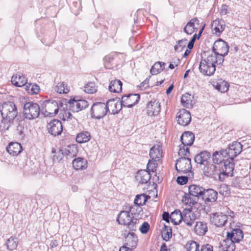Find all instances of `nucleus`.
Returning <instances> with one entry per match:
<instances>
[{"instance_id": "1", "label": "nucleus", "mask_w": 251, "mask_h": 251, "mask_svg": "<svg viewBox=\"0 0 251 251\" xmlns=\"http://www.w3.org/2000/svg\"><path fill=\"white\" fill-rule=\"evenodd\" d=\"M243 145L241 142H232L229 144L227 149L216 151L212 155V162L214 164L219 165L224 169L225 173L227 176H233L234 169L233 159L241 152Z\"/></svg>"}, {"instance_id": "2", "label": "nucleus", "mask_w": 251, "mask_h": 251, "mask_svg": "<svg viewBox=\"0 0 251 251\" xmlns=\"http://www.w3.org/2000/svg\"><path fill=\"white\" fill-rule=\"evenodd\" d=\"M0 113L2 119L0 123V128L4 131L7 130L18 117L17 107L12 102H4L1 105Z\"/></svg>"}, {"instance_id": "3", "label": "nucleus", "mask_w": 251, "mask_h": 251, "mask_svg": "<svg viewBox=\"0 0 251 251\" xmlns=\"http://www.w3.org/2000/svg\"><path fill=\"white\" fill-rule=\"evenodd\" d=\"M64 142H58L55 147L52 148L51 152L54 154L53 161L59 162L65 156L67 159L72 158L75 156L78 152L76 145L72 144L65 145Z\"/></svg>"}, {"instance_id": "4", "label": "nucleus", "mask_w": 251, "mask_h": 251, "mask_svg": "<svg viewBox=\"0 0 251 251\" xmlns=\"http://www.w3.org/2000/svg\"><path fill=\"white\" fill-rule=\"evenodd\" d=\"M204 175L207 177L217 179L218 177L219 180L223 181L225 178V176H229L227 173H225L224 169L220 168L217 165L214 164L211 162L203 166L202 169Z\"/></svg>"}, {"instance_id": "5", "label": "nucleus", "mask_w": 251, "mask_h": 251, "mask_svg": "<svg viewBox=\"0 0 251 251\" xmlns=\"http://www.w3.org/2000/svg\"><path fill=\"white\" fill-rule=\"evenodd\" d=\"M220 65L215 55H208L205 59H201L199 70L201 73L205 75H213L216 70V65Z\"/></svg>"}, {"instance_id": "6", "label": "nucleus", "mask_w": 251, "mask_h": 251, "mask_svg": "<svg viewBox=\"0 0 251 251\" xmlns=\"http://www.w3.org/2000/svg\"><path fill=\"white\" fill-rule=\"evenodd\" d=\"M117 221L120 225L126 226L127 230L136 231L138 228L137 220L134 219L130 211H121L118 214Z\"/></svg>"}, {"instance_id": "7", "label": "nucleus", "mask_w": 251, "mask_h": 251, "mask_svg": "<svg viewBox=\"0 0 251 251\" xmlns=\"http://www.w3.org/2000/svg\"><path fill=\"white\" fill-rule=\"evenodd\" d=\"M229 46L227 43L221 39L216 40L212 48V51L214 54L210 55H215L216 59L219 61V64L222 65L224 61V57L228 52Z\"/></svg>"}, {"instance_id": "8", "label": "nucleus", "mask_w": 251, "mask_h": 251, "mask_svg": "<svg viewBox=\"0 0 251 251\" xmlns=\"http://www.w3.org/2000/svg\"><path fill=\"white\" fill-rule=\"evenodd\" d=\"M189 194H186L182 198V201L186 204L196 203V199L198 200L200 197L202 198L205 189L199 185H191L188 188Z\"/></svg>"}, {"instance_id": "9", "label": "nucleus", "mask_w": 251, "mask_h": 251, "mask_svg": "<svg viewBox=\"0 0 251 251\" xmlns=\"http://www.w3.org/2000/svg\"><path fill=\"white\" fill-rule=\"evenodd\" d=\"M173 216H177L179 218L178 224L182 221L188 226H192L199 216V213L189 209H185L183 212L179 210H176L173 212Z\"/></svg>"}, {"instance_id": "10", "label": "nucleus", "mask_w": 251, "mask_h": 251, "mask_svg": "<svg viewBox=\"0 0 251 251\" xmlns=\"http://www.w3.org/2000/svg\"><path fill=\"white\" fill-rule=\"evenodd\" d=\"M39 105L32 102H26L24 106V115L28 120H33L39 116L40 113Z\"/></svg>"}, {"instance_id": "11", "label": "nucleus", "mask_w": 251, "mask_h": 251, "mask_svg": "<svg viewBox=\"0 0 251 251\" xmlns=\"http://www.w3.org/2000/svg\"><path fill=\"white\" fill-rule=\"evenodd\" d=\"M175 167L178 172L186 174L190 173L188 175L189 177L193 176V175L191 171L192 165L191 160L187 157H181L179 158L176 163Z\"/></svg>"}, {"instance_id": "12", "label": "nucleus", "mask_w": 251, "mask_h": 251, "mask_svg": "<svg viewBox=\"0 0 251 251\" xmlns=\"http://www.w3.org/2000/svg\"><path fill=\"white\" fill-rule=\"evenodd\" d=\"M244 237L242 230L240 228L232 229L230 232H227L226 238L224 240L223 243L229 245H232L235 248V243H239Z\"/></svg>"}, {"instance_id": "13", "label": "nucleus", "mask_w": 251, "mask_h": 251, "mask_svg": "<svg viewBox=\"0 0 251 251\" xmlns=\"http://www.w3.org/2000/svg\"><path fill=\"white\" fill-rule=\"evenodd\" d=\"M109 110L107 104L103 102H96L93 104L91 109L92 117L100 119L105 116Z\"/></svg>"}, {"instance_id": "14", "label": "nucleus", "mask_w": 251, "mask_h": 251, "mask_svg": "<svg viewBox=\"0 0 251 251\" xmlns=\"http://www.w3.org/2000/svg\"><path fill=\"white\" fill-rule=\"evenodd\" d=\"M44 108L41 110V113L44 116L52 117L55 115L58 112V103L55 100H46L44 103Z\"/></svg>"}, {"instance_id": "15", "label": "nucleus", "mask_w": 251, "mask_h": 251, "mask_svg": "<svg viewBox=\"0 0 251 251\" xmlns=\"http://www.w3.org/2000/svg\"><path fill=\"white\" fill-rule=\"evenodd\" d=\"M140 99L139 94H128L122 97L121 103L124 107L131 108L138 103Z\"/></svg>"}, {"instance_id": "16", "label": "nucleus", "mask_w": 251, "mask_h": 251, "mask_svg": "<svg viewBox=\"0 0 251 251\" xmlns=\"http://www.w3.org/2000/svg\"><path fill=\"white\" fill-rule=\"evenodd\" d=\"M135 231L125 229L122 231V236L125 238L126 244L129 247L135 248L138 242V237L134 233Z\"/></svg>"}, {"instance_id": "17", "label": "nucleus", "mask_w": 251, "mask_h": 251, "mask_svg": "<svg viewBox=\"0 0 251 251\" xmlns=\"http://www.w3.org/2000/svg\"><path fill=\"white\" fill-rule=\"evenodd\" d=\"M210 222L216 226H224L227 221V216L222 212H216L211 214Z\"/></svg>"}, {"instance_id": "18", "label": "nucleus", "mask_w": 251, "mask_h": 251, "mask_svg": "<svg viewBox=\"0 0 251 251\" xmlns=\"http://www.w3.org/2000/svg\"><path fill=\"white\" fill-rule=\"evenodd\" d=\"M69 109L73 112H78L88 107V102L84 100H70L69 101Z\"/></svg>"}, {"instance_id": "19", "label": "nucleus", "mask_w": 251, "mask_h": 251, "mask_svg": "<svg viewBox=\"0 0 251 251\" xmlns=\"http://www.w3.org/2000/svg\"><path fill=\"white\" fill-rule=\"evenodd\" d=\"M47 128L50 134L53 136L60 135L63 130L62 123L58 120H53L48 124Z\"/></svg>"}, {"instance_id": "20", "label": "nucleus", "mask_w": 251, "mask_h": 251, "mask_svg": "<svg viewBox=\"0 0 251 251\" xmlns=\"http://www.w3.org/2000/svg\"><path fill=\"white\" fill-rule=\"evenodd\" d=\"M177 123L182 126H186L189 124L191 121L190 113L184 109H181L177 113Z\"/></svg>"}, {"instance_id": "21", "label": "nucleus", "mask_w": 251, "mask_h": 251, "mask_svg": "<svg viewBox=\"0 0 251 251\" xmlns=\"http://www.w3.org/2000/svg\"><path fill=\"white\" fill-rule=\"evenodd\" d=\"M200 21L197 18L192 19L185 26L184 31L187 34L191 35L198 29Z\"/></svg>"}, {"instance_id": "22", "label": "nucleus", "mask_w": 251, "mask_h": 251, "mask_svg": "<svg viewBox=\"0 0 251 251\" xmlns=\"http://www.w3.org/2000/svg\"><path fill=\"white\" fill-rule=\"evenodd\" d=\"M147 109L148 114L149 116L157 115L160 111V103L156 100H151L147 104Z\"/></svg>"}, {"instance_id": "23", "label": "nucleus", "mask_w": 251, "mask_h": 251, "mask_svg": "<svg viewBox=\"0 0 251 251\" xmlns=\"http://www.w3.org/2000/svg\"><path fill=\"white\" fill-rule=\"evenodd\" d=\"M140 206V205H134L129 206L128 209L131 212V215L133 216L134 219L137 220L138 226H139L140 224V219H142L144 215L143 208Z\"/></svg>"}, {"instance_id": "24", "label": "nucleus", "mask_w": 251, "mask_h": 251, "mask_svg": "<svg viewBox=\"0 0 251 251\" xmlns=\"http://www.w3.org/2000/svg\"><path fill=\"white\" fill-rule=\"evenodd\" d=\"M6 151L10 155L17 156L22 152L23 148L20 142H9Z\"/></svg>"}, {"instance_id": "25", "label": "nucleus", "mask_w": 251, "mask_h": 251, "mask_svg": "<svg viewBox=\"0 0 251 251\" xmlns=\"http://www.w3.org/2000/svg\"><path fill=\"white\" fill-rule=\"evenodd\" d=\"M107 107L109 110L108 111L112 114H115L119 113L121 110L123 105H122L121 100L116 101L114 99L109 100L106 102Z\"/></svg>"}, {"instance_id": "26", "label": "nucleus", "mask_w": 251, "mask_h": 251, "mask_svg": "<svg viewBox=\"0 0 251 251\" xmlns=\"http://www.w3.org/2000/svg\"><path fill=\"white\" fill-rule=\"evenodd\" d=\"M225 22L222 20L217 19L213 21L211 24V28L213 33L220 35L225 28Z\"/></svg>"}, {"instance_id": "27", "label": "nucleus", "mask_w": 251, "mask_h": 251, "mask_svg": "<svg viewBox=\"0 0 251 251\" xmlns=\"http://www.w3.org/2000/svg\"><path fill=\"white\" fill-rule=\"evenodd\" d=\"M210 153L207 151H203L195 157V161L200 164H202L203 166L207 164L210 161Z\"/></svg>"}, {"instance_id": "28", "label": "nucleus", "mask_w": 251, "mask_h": 251, "mask_svg": "<svg viewBox=\"0 0 251 251\" xmlns=\"http://www.w3.org/2000/svg\"><path fill=\"white\" fill-rule=\"evenodd\" d=\"M135 178L140 184H146L150 180L151 176L149 171L140 170L138 172Z\"/></svg>"}, {"instance_id": "29", "label": "nucleus", "mask_w": 251, "mask_h": 251, "mask_svg": "<svg viewBox=\"0 0 251 251\" xmlns=\"http://www.w3.org/2000/svg\"><path fill=\"white\" fill-rule=\"evenodd\" d=\"M218 197V193L213 189H205L202 199L205 202H213L216 201Z\"/></svg>"}, {"instance_id": "30", "label": "nucleus", "mask_w": 251, "mask_h": 251, "mask_svg": "<svg viewBox=\"0 0 251 251\" xmlns=\"http://www.w3.org/2000/svg\"><path fill=\"white\" fill-rule=\"evenodd\" d=\"M162 150L161 146L156 145L153 146L150 150V156L152 160L157 161L162 157Z\"/></svg>"}, {"instance_id": "31", "label": "nucleus", "mask_w": 251, "mask_h": 251, "mask_svg": "<svg viewBox=\"0 0 251 251\" xmlns=\"http://www.w3.org/2000/svg\"><path fill=\"white\" fill-rule=\"evenodd\" d=\"M208 231L207 224L202 221L197 222L194 226V231L197 235L202 236Z\"/></svg>"}, {"instance_id": "32", "label": "nucleus", "mask_w": 251, "mask_h": 251, "mask_svg": "<svg viewBox=\"0 0 251 251\" xmlns=\"http://www.w3.org/2000/svg\"><path fill=\"white\" fill-rule=\"evenodd\" d=\"M11 82L15 86L22 87L27 83V79L23 75L16 74L12 77Z\"/></svg>"}, {"instance_id": "33", "label": "nucleus", "mask_w": 251, "mask_h": 251, "mask_svg": "<svg viewBox=\"0 0 251 251\" xmlns=\"http://www.w3.org/2000/svg\"><path fill=\"white\" fill-rule=\"evenodd\" d=\"M194 142H181L179 145V150L178 154L179 156L182 157H186L189 156L190 154L189 147L193 144Z\"/></svg>"}, {"instance_id": "34", "label": "nucleus", "mask_w": 251, "mask_h": 251, "mask_svg": "<svg viewBox=\"0 0 251 251\" xmlns=\"http://www.w3.org/2000/svg\"><path fill=\"white\" fill-rule=\"evenodd\" d=\"M122 82L117 79L111 81L109 85V90L111 92L119 93L122 90Z\"/></svg>"}, {"instance_id": "35", "label": "nucleus", "mask_w": 251, "mask_h": 251, "mask_svg": "<svg viewBox=\"0 0 251 251\" xmlns=\"http://www.w3.org/2000/svg\"><path fill=\"white\" fill-rule=\"evenodd\" d=\"M213 86L218 91L225 93L228 90L229 84L225 80H219L217 82H214Z\"/></svg>"}, {"instance_id": "36", "label": "nucleus", "mask_w": 251, "mask_h": 251, "mask_svg": "<svg viewBox=\"0 0 251 251\" xmlns=\"http://www.w3.org/2000/svg\"><path fill=\"white\" fill-rule=\"evenodd\" d=\"M166 64L164 62L158 61L154 64L150 70L152 75H157L161 73L164 69Z\"/></svg>"}, {"instance_id": "37", "label": "nucleus", "mask_w": 251, "mask_h": 251, "mask_svg": "<svg viewBox=\"0 0 251 251\" xmlns=\"http://www.w3.org/2000/svg\"><path fill=\"white\" fill-rule=\"evenodd\" d=\"M73 166L75 170H82L87 167V161L83 158L78 157L73 160Z\"/></svg>"}, {"instance_id": "38", "label": "nucleus", "mask_w": 251, "mask_h": 251, "mask_svg": "<svg viewBox=\"0 0 251 251\" xmlns=\"http://www.w3.org/2000/svg\"><path fill=\"white\" fill-rule=\"evenodd\" d=\"M150 198V197L149 196H148L145 194L137 195L136 196L135 199L134 201V203L135 205L141 206L145 204L148 199Z\"/></svg>"}, {"instance_id": "39", "label": "nucleus", "mask_w": 251, "mask_h": 251, "mask_svg": "<svg viewBox=\"0 0 251 251\" xmlns=\"http://www.w3.org/2000/svg\"><path fill=\"white\" fill-rule=\"evenodd\" d=\"M18 239L13 236L10 237L6 242L7 249L9 251L15 250L18 246Z\"/></svg>"}, {"instance_id": "40", "label": "nucleus", "mask_w": 251, "mask_h": 251, "mask_svg": "<svg viewBox=\"0 0 251 251\" xmlns=\"http://www.w3.org/2000/svg\"><path fill=\"white\" fill-rule=\"evenodd\" d=\"M162 236L164 240L168 241L172 236V230L170 226L164 225L162 230Z\"/></svg>"}, {"instance_id": "41", "label": "nucleus", "mask_w": 251, "mask_h": 251, "mask_svg": "<svg viewBox=\"0 0 251 251\" xmlns=\"http://www.w3.org/2000/svg\"><path fill=\"white\" fill-rule=\"evenodd\" d=\"M54 90L59 94H67L69 92L67 84L63 82L58 83L54 88Z\"/></svg>"}, {"instance_id": "42", "label": "nucleus", "mask_w": 251, "mask_h": 251, "mask_svg": "<svg viewBox=\"0 0 251 251\" xmlns=\"http://www.w3.org/2000/svg\"><path fill=\"white\" fill-rule=\"evenodd\" d=\"M26 91L30 95L37 94L40 90V88L37 84L29 83L25 87Z\"/></svg>"}, {"instance_id": "43", "label": "nucleus", "mask_w": 251, "mask_h": 251, "mask_svg": "<svg viewBox=\"0 0 251 251\" xmlns=\"http://www.w3.org/2000/svg\"><path fill=\"white\" fill-rule=\"evenodd\" d=\"M91 136L89 132L83 131L78 133L75 138V141H89Z\"/></svg>"}, {"instance_id": "44", "label": "nucleus", "mask_w": 251, "mask_h": 251, "mask_svg": "<svg viewBox=\"0 0 251 251\" xmlns=\"http://www.w3.org/2000/svg\"><path fill=\"white\" fill-rule=\"evenodd\" d=\"M195 135L191 131H185L180 137V141H194Z\"/></svg>"}, {"instance_id": "45", "label": "nucleus", "mask_w": 251, "mask_h": 251, "mask_svg": "<svg viewBox=\"0 0 251 251\" xmlns=\"http://www.w3.org/2000/svg\"><path fill=\"white\" fill-rule=\"evenodd\" d=\"M187 41V39L184 38L177 41L174 47L175 50L178 52L181 51L185 48Z\"/></svg>"}, {"instance_id": "46", "label": "nucleus", "mask_w": 251, "mask_h": 251, "mask_svg": "<svg viewBox=\"0 0 251 251\" xmlns=\"http://www.w3.org/2000/svg\"><path fill=\"white\" fill-rule=\"evenodd\" d=\"M186 251H199V244L194 241L188 242L186 245Z\"/></svg>"}, {"instance_id": "47", "label": "nucleus", "mask_w": 251, "mask_h": 251, "mask_svg": "<svg viewBox=\"0 0 251 251\" xmlns=\"http://www.w3.org/2000/svg\"><path fill=\"white\" fill-rule=\"evenodd\" d=\"M84 91L89 94H93L97 91L95 84L94 82H89L84 86Z\"/></svg>"}, {"instance_id": "48", "label": "nucleus", "mask_w": 251, "mask_h": 251, "mask_svg": "<svg viewBox=\"0 0 251 251\" xmlns=\"http://www.w3.org/2000/svg\"><path fill=\"white\" fill-rule=\"evenodd\" d=\"M219 192L223 196H227L230 194V190L228 185L223 184L219 188Z\"/></svg>"}, {"instance_id": "49", "label": "nucleus", "mask_w": 251, "mask_h": 251, "mask_svg": "<svg viewBox=\"0 0 251 251\" xmlns=\"http://www.w3.org/2000/svg\"><path fill=\"white\" fill-rule=\"evenodd\" d=\"M191 95L188 93L182 95L181 102L184 106L188 107L191 102Z\"/></svg>"}, {"instance_id": "50", "label": "nucleus", "mask_w": 251, "mask_h": 251, "mask_svg": "<svg viewBox=\"0 0 251 251\" xmlns=\"http://www.w3.org/2000/svg\"><path fill=\"white\" fill-rule=\"evenodd\" d=\"M176 216H173V212L171 215H170L168 212L164 211L162 214V219L167 223H169L170 219L171 220L172 222H174L176 225L178 224L177 222H175L176 218H174Z\"/></svg>"}, {"instance_id": "51", "label": "nucleus", "mask_w": 251, "mask_h": 251, "mask_svg": "<svg viewBox=\"0 0 251 251\" xmlns=\"http://www.w3.org/2000/svg\"><path fill=\"white\" fill-rule=\"evenodd\" d=\"M156 161L150 160L147 164V169L149 172H154L156 171L157 163Z\"/></svg>"}, {"instance_id": "52", "label": "nucleus", "mask_w": 251, "mask_h": 251, "mask_svg": "<svg viewBox=\"0 0 251 251\" xmlns=\"http://www.w3.org/2000/svg\"><path fill=\"white\" fill-rule=\"evenodd\" d=\"M150 228V225L148 222H144L139 227L140 232L143 234L147 233Z\"/></svg>"}, {"instance_id": "53", "label": "nucleus", "mask_w": 251, "mask_h": 251, "mask_svg": "<svg viewBox=\"0 0 251 251\" xmlns=\"http://www.w3.org/2000/svg\"><path fill=\"white\" fill-rule=\"evenodd\" d=\"M188 177L187 176H179L177 177L176 182L178 184L184 185L187 183Z\"/></svg>"}, {"instance_id": "54", "label": "nucleus", "mask_w": 251, "mask_h": 251, "mask_svg": "<svg viewBox=\"0 0 251 251\" xmlns=\"http://www.w3.org/2000/svg\"><path fill=\"white\" fill-rule=\"evenodd\" d=\"M73 119L75 120L70 112H65V113L63 115V120L64 121H71Z\"/></svg>"}, {"instance_id": "55", "label": "nucleus", "mask_w": 251, "mask_h": 251, "mask_svg": "<svg viewBox=\"0 0 251 251\" xmlns=\"http://www.w3.org/2000/svg\"><path fill=\"white\" fill-rule=\"evenodd\" d=\"M197 34H195L193 35L192 38H191V40L189 42L188 46H187V48L191 50L193 48L194 43H195V41L196 40V39H197Z\"/></svg>"}, {"instance_id": "56", "label": "nucleus", "mask_w": 251, "mask_h": 251, "mask_svg": "<svg viewBox=\"0 0 251 251\" xmlns=\"http://www.w3.org/2000/svg\"><path fill=\"white\" fill-rule=\"evenodd\" d=\"M213 246L210 244H206L201 246V251H213Z\"/></svg>"}, {"instance_id": "57", "label": "nucleus", "mask_w": 251, "mask_h": 251, "mask_svg": "<svg viewBox=\"0 0 251 251\" xmlns=\"http://www.w3.org/2000/svg\"><path fill=\"white\" fill-rule=\"evenodd\" d=\"M226 250L223 251H234L235 249L232 245H229L227 244L223 243L222 245Z\"/></svg>"}, {"instance_id": "58", "label": "nucleus", "mask_w": 251, "mask_h": 251, "mask_svg": "<svg viewBox=\"0 0 251 251\" xmlns=\"http://www.w3.org/2000/svg\"><path fill=\"white\" fill-rule=\"evenodd\" d=\"M228 13V6L223 4L221 7L220 13L222 15H226Z\"/></svg>"}, {"instance_id": "59", "label": "nucleus", "mask_w": 251, "mask_h": 251, "mask_svg": "<svg viewBox=\"0 0 251 251\" xmlns=\"http://www.w3.org/2000/svg\"><path fill=\"white\" fill-rule=\"evenodd\" d=\"M113 56L112 54L106 55L104 57L103 60L105 62L110 63L113 60Z\"/></svg>"}, {"instance_id": "60", "label": "nucleus", "mask_w": 251, "mask_h": 251, "mask_svg": "<svg viewBox=\"0 0 251 251\" xmlns=\"http://www.w3.org/2000/svg\"><path fill=\"white\" fill-rule=\"evenodd\" d=\"M149 87V80L147 79L143 81L140 85V87L145 89Z\"/></svg>"}, {"instance_id": "61", "label": "nucleus", "mask_w": 251, "mask_h": 251, "mask_svg": "<svg viewBox=\"0 0 251 251\" xmlns=\"http://www.w3.org/2000/svg\"><path fill=\"white\" fill-rule=\"evenodd\" d=\"M57 245H58V242L56 240H51L50 244V246L51 248H55V247H57Z\"/></svg>"}, {"instance_id": "62", "label": "nucleus", "mask_w": 251, "mask_h": 251, "mask_svg": "<svg viewBox=\"0 0 251 251\" xmlns=\"http://www.w3.org/2000/svg\"><path fill=\"white\" fill-rule=\"evenodd\" d=\"M119 251H132V250L129 247H127L124 246L120 248Z\"/></svg>"}, {"instance_id": "63", "label": "nucleus", "mask_w": 251, "mask_h": 251, "mask_svg": "<svg viewBox=\"0 0 251 251\" xmlns=\"http://www.w3.org/2000/svg\"><path fill=\"white\" fill-rule=\"evenodd\" d=\"M227 213L228 215L229 216H230L231 218H233L234 217V213L233 211L230 210L229 208H228V210L227 211Z\"/></svg>"}, {"instance_id": "64", "label": "nucleus", "mask_w": 251, "mask_h": 251, "mask_svg": "<svg viewBox=\"0 0 251 251\" xmlns=\"http://www.w3.org/2000/svg\"><path fill=\"white\" fill-rule=\"evenodd\" d=\"M160 251H168L167 246L166 244L163 243L160 248Z\"/></svg>"}]
</instances>
